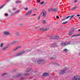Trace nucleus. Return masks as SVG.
Here are the masks:
<instances>
[{
    "label": "nucleus",
    "mask_w": 80,
    "mask_h": 80,
    "mask_svg": "<svg viewBox=\"0 0 80 80\" xmlns=\"http://www.w3.org/2000/svg\"><path fill=\"white\" fill-rule=\"evenodd\" d=\"M68 70V68L67 67H65L64 68V69L61 70L59 72V73L60 75H63L64 73H65L66 70Z\"/></svg>",
    "instance_id": "f257e3e1"
},
{
    "label": "nucleus",
    "mask_w": 80,
    "mask_h": 80,
    "mask_svg": "<svg viewBox=\"0 0 80 80\" xmlns=\"http://www.w3.org/2000/svg\"><path fill=\"white\" fill-rule=\"evenodd\" d=\"M25 51H22L21 52L16 54V57H18L19 56H20V55H23V54H24V53H25Z\"/></svg>",
    "instance_id": "f03ea898"
},
{
    "label": "nucleus",
    "mask_w": 80,
    "mask_h": 80,
    "mask_svg": "<svg viewBox=\"0 0 80 80\" xmlns=\"http://www.w3.org/2000/svg\"><path fill=\"white\" fill-rule=\"evenodd\" d=\"M39 30L41 31V32L47 31L49 30V28H41L39 29Z\"/></svg>",
    "instance_id": "7ed1b4c3"
},
{
    "label": "nucleus",
    "mask_w": 80,
    "mask_h": 80,
    "mask_svg": "<svg viewBox=\"0 0 80 80\" xmlns=\"http://www.w3.org/2000/svg\"><path fill=\"white\" fill-rule=\"evenodd\" d=\"M74 80H80V76H75L73 77Z\"/></svg>",
    "instance_id": "20e7f679"
},
{
    "label": "nucleus",
    "mask_w": 80,
    "mask_h": 80,
    "mask_svg": "<svg viewBox=\"0 0 80 80\" xmlns=\"http://www.w3.org/2000/svg\"><path fill=\"white\" fill-rule=\"evenodd\" d=\"M37 62L38 63V64L41 63H45V61L43 59H40Z\"/></svg>",
    "instance_id": "39448f33"
},
{
    "label": "nucleus",
    "mask_w": 80,
    "mask_h": 80,
    "mask_svg": "<svg viewBox=\"0 0 80 80\" xmlns=\"http://www.w3.org/2000/svg\"><path fill=\"white\" fill-rule=\"evenodd\" d=\"M42 15L43 17H46V15H47V13L46 11H42Z\"/></svg>",
    "instance_id": "423d86ee"
},
{
    "label": "nucleus",
    "mask_w": 80,
    "mask_h": 80,
    "mask_svg": "<svg viewBox=\"0 0 80 80\" xmlns=\"http://www.w3.org/2000/svg\"><path fill=\"white\" fill-rule=\"evenodd\" d=\"M3 34L5 35H10V32L8 31H5L3 32Z\"/></svg>",
    "instance_id": "0eeeda50"
},
{
    "label": "nucleus",
    "mask_w": 80,
    "mask_h": 80,
    "mask_svg": "<svg viewBox=\"0 0 80 80\" xmlns=\"http://www.w3.org/2000/svg\"><path fill=\"white\" fill-rule=\"evenodd\" d=\"M32 10L29 11L26 13V15H30L32 14Z\"/></svg>",
    "instance_id": "6e6552de"
},
{
    "label": "nucleus",
    "mask_w": 80,
    "mask_h": 80,
    "mask_svg": "<svg viewBox=\"0 0 80 80\" xmlns=\"http://www.w3.org/2000/svg\"><path fill=\"white\" fill-rule=\"evenodd\" d=\"M22 75V73H21L19 74H18L15 77L16 78H18L20 77H21Z\"/></svg>",
    "instance_id": "1a4fd4ad"
},
{
    "label": "nucleus",
    "mask_w": 80,
    "mask_h": 80,
    "mask_svg": "<svg viewBox=\"0 0 80 80\" xmlns=\"http://www.w3.org/2000/svg\"><path fill=\"white\" fill-rule=\"evenodd\" d=\"M49 73L47 72H45L43 74V77H46L47 76H48V75H49Z\"/></svg>",
    "instance_id": "9d476101"
},
{
    "label": "nucleus",
    "mask_w": 80,
    "mask_h": 80,
    "mask_svg": "<svg viewBox=\"0 0 80 80\" xmlns=\"http://www.w3.org/2000/svg\"><path fill=\"white\" fill-rule=\"evenodd\" d=\"M21 46H18L15 49H13L12 51V52H14V51H15L17 50H18V49L20 48H21Z\"/></svg>",
    "instance_id": "9b49d317"
},
{
    "label": "nucleus",
    "mask_w": 80,
    "mask_h": 80,
    "mask_svg": "<svg viewBox=\"0 0 80 80\" xmlns=\"http://www.w3.org/2000/svg\"><path fill=\"white\" fill-rule=\"evenodd\" d=\"M73 31H72V30H70L69 32L68 33V35H71L73 34Z\"/></svg>",
    "instance_id": "f8f14e48"
},
{
    "label": "nucleus",
    "mask_w": 80,
    "mask_h": 80,
    "mask_svg": "<svg viewBox=\"0 0 80 80\" xmlns=\"http://www.w3.org/2000/svg\"><path fill=\"white\" fill-rule=\"evenodd\" d=\"M18 41H13L11 42V45H14V44H15V43H18Z\"/></svg>",
    "instance_id": "ddd939ff"
},
{
    "label": "nucleus",
    "mask_w": 80,
    "mask_h": 80,
    "mask_svg": "<svg viewBox=\"0 0 80 80\" xmlns=\"http://www.w3.org/2000/svg\"><path fill=\"white\" fill-rule=\"evenodd\" d=\"M7 48H8V46L2 48V51H5V50H6Z\"/></svg>",
    "instance_id": "4468645a"
},
{
    "label": "nucleus",
    "mask_w": 80,
    "mask_h": 80,
    "mask_svg": "<svg viewBox=\"0 0 80 80\" xmlns=\"http://www.w3.org/2000/svg\"><path fill=\"white\" fill-rule=\"evenodd\" d=\"M49 38L52 40H55V36H51Z\"/></svg>",
    "instance_id": "2eb2a0df"
},
{
    "label": "nucleus",
    "mask_w": 80,
    "mask_h": 80,
    "mask_svg": "<svg viewBox=\"0 0 80 80\" xmlns=\"http://www.w3.org/2000/svg\"><path fill=\"white\" fill-rule=\"evenodd\" d=\"M80 34H76L72 36L71 37V38H73V37H78V36H80Z\"/></svg>",
    "instance_id": "dca6fc26"
},
{
    "label": "nucleus",
    "mask_w": 80,
    "mask_h": 80,
    "mask_svg": "<svg viewBox=\"0 0 80 80\" xmlns=\"http://www.w3.org/2000/svg\"><path fill=\"white\" fill-rule=\"evenodd\" d=\"M16 3L18 4V3H22V1H20L19 0H17L15 2Z\"/></svg>",
    "instance_id": "f3484780"
},
{
    "label": "nucleus",
    "mask_w": 80,
    "mask_h": 80,
    "mask_svg": "<svg viewBox=\"0 0 80 80\" xmlns=\"http://www.w3.org/2000/svg\"><path fill=\"white\" fill-rule=\"evenodd\" d=\"M61 45L62 46H63V47H65V46L67 45L66 43L64 42H62L61 44Z\"/></svg>",
    "instance_id": "a211bd4d"
},
{
    "label": "nucleus",
    "mask_w": 80,
    "mask_h": 80,
    "mask_svg": "<svg viewBox=\"0 0 80 80\" xmlns=\"http://www.w3.org/2000/svg\"><path fill=\"white\" fill-rule=\"evenodd\" d=\"M15 35L16 36H20V33H19V32H18L16 33Z\"/></svg>",
    "instance_id": "6ab92c4d"
},
{
    "label": "nucleus",
    "mask_w": 80,
    "mask_h": 80,
    "mask_svg": "<svg viewBox=\"0 0 80 80\" xmlns=\"http://www.w3.org/2000/svg\"><path fill=\"white\" fill-rule=\"evenodd\" d=\"M53 12H57L58 11V9L57 8H53Z\"/></svg>",
    "instance_id": "aec40b11"
},
{
    "label": "nucleus",
    "mask_w": 80,
    "mask_h": 80,
    "mask_svg": "<svg viewBox=\"0 0 80 80\" xmlns=\"http://www.w3.org/2000/svg\"><path fill=\"white\" fill-rule=\"evenodd\" d=\"M77 8V6H75V7L73 8L72 9H71V10H75L76 8Z\"/></svg>",
    "instance_id": "412c9836"
},
{
    "label": "nucleus",
    "mask_w": 80,
    "mask_h": 80,
    "mask_svg": "<svg viewBox=\"0 0 80 80\" xmlns=\"http://www.w3.org/2000/svg\"><path fill=\"white\" fill-rule=\"evenodd\" d=\"M60 38L59 36H55V40H57V39H58Z\"/></svg>",
    "instance_id": "4be33fe9"
},
{
    "label": "nucleus",
    "mask_w": 80,
    "mask_h": 80,
    "mask_svg": "<svg viewBox=\"0 0 80 80\" xmlns=\"http://www.w3.org/2000/svg\"><path fill=\"white\" fill-rule=\"evenodd\" d=\"M42 23H43V24H45V23H46V20H44L42 21Z\"/></svg>",
    "instance_id": "5701e85b"
},
{
    "label": "nucleus",
    "mask_w": 80,
    "mask_h": 80,
    "mask_svg": "<svg viewBox=\"0 0 80 80\" xmlns=\"http://www.w3.org/2000/svg\"><path fill=\"white\" fill-rule=\"evenodd\" d=\"M56 57L55 56H54L53 58H51L50 59L52 60V59H55L56 58Z\"/></svg>",
    "instance_id": "b1692460"
},
{
    "label": "nucleus",
    "mask_w": 80,
    "mask_h": 80,
    "mask_svg": "<svg viewBox=\"0 0 80 80\" xmlns=\"http://www.w3.org/2000/svg\"><path fill=\"white\" fill-rule=\"evenodd\" d=\"M29 75V73H25L24 74V76H28Z\"/></svg>",
    "instance_id": "393cba45"
},
{
    "label": "nucleus",
    "mask_w": 80,
    "mask_h": 80,
    "mask_svg": "<svg viewBox=\"0 0 80 80\" xmlns=\"http://www.w3.org/2000/svg\"><path fill=\"white\" fill-rule=\"evenodd\" d=\"M31 70V69L30 68H28L27 71H26V72H29Z\"/></svg>",
    "instance_id": "a878e982"
},
{
    "label": "nucleus",
    "mask_w": 80,
    "mask_h": 80,
    "mask_svg": "<svg viewBox=\"0 0 80 80\" xmlns=\"http://www.w3.org/2000/svg\"><path fill=\"white\" fill-rule=\"evenodd\" d=\"M63 51H64V52H65L66 53H67L68 51V50H67V49H65L63 50Z\"/></svg>",
    "instance_id": "bb28decb"
},
{
    "label": "nucleus",
    "mask_w": 80,
    "mask_h": 80,
    "mask_svg": "<svg viewBox=\"0 0 80 80\" xmlns=\"http://www.w3.org/2000/svg\"><path fill=\"white\" fill-rule=\"evenodd\" d=\"M48 12H52V11H53V9L50 8L48 10Z\"/></svg>",
    "instance_id": "cd10ccee"
},
{
    "label": "nucleus",
    "mask_w": 80,
    "mask_h": 80,
    "mask_svg": "<svg viewBox=\"0 0 80 80\" xmlns=\"http://www.w3.org/2000/svg\"><path fill=\"white\" fill-rule=\"evenodd\" d=\"M24 79H25V77H22L19 79L20 80H24Z\"/></svg>",
    "instance_id": "c85d7f7f"
},
{
    "label": "nucleus",
    "mask_w": 80,
    "mask_h": 80,
    "mask_svg": "<svg viewBox=\"0 0 80 80\" xmlns=\"http://www.w3.org/2000/svg\"><path fill=\"white\" fill-rule=\"evenodd\" d=\"M66 45H70V41H69L68 42H66Z\"/></svg>",
    "instance_id": "c756f323"
},
{
    "label": "nucleus",
    "mask_w": 80,
    "mask_h": 80,
    "mask_svg": "<svg viewBox=\"0 0 80 80\" xmlns=\"http://www.w3.org/2000/svg\"><path fill=\"white\" fill-rule=\"evenodd\" d=\"M67 23H68V21L65 22H63L62 23V24L63 25H65V24Z\"/></svg>",
    "instance_id": "7c9ffc66"
},
{
    "label": "nucleus",
    "mask_w": 80,
    "mask_h": 80,
    "mask_svg": "<svg viewBox=\"0 0 80 80\" xmlns=\"http://www.w3.org/2000/svg\"><path fill=\"white\" fill-rule=\"evenodd\" d=\"M3 45V43H1L0 44V47H2Z\"/></svg>",
    "instance_id": "2f4dec72"
},
{
    "label": "nucleus",
    "mask_w": 80,
    "mask_h": 80,
    "mask_svg": "<svg viewBox=\"0 0 80 80\" xmlns=\"http://www.w3.org/2000/svg\"><path fill=\"white\" fill-rule=\"evenodd\" d=\"M5 6V4H3L1 7H0V9H1V8H2L3 7Z\"/></svg>",
    "instance_id": "473e14b6"
},
{
    "label": "nucleus",
    "mask_w": 80,
    "mask_h": 80,
    "mask_svg": "<svg viewBox=\"0 0 80 80\" xmlns=\"http://www.w3.org/2000/svg\"><path fill=\"white\" fill-rule=\"evenodd\" d=\"M54 64H55V65H58V66H60V64H58L57 62H55Z\"/></svg>",
    "instance_id": "72a5a7b5"
},
{
    "label": "nucleus",
    "mask_w": 80,
    "mask_h": 80,
    "mask_svg": "<svg viewBox=\"0 0 80 80\" xmlns=\"http://www.w3.org/2000/svg\"><path fill=\"white\" fill-rule=\"evenodd\" d=\"M57 42H54L52 44V45H57Z\"/></svg>",
    "instance_id": "f704fd0d"
},
{
    "label": "nucleus",
    "mask_w": 80,
    "mask_h": 80,
    "mask_svg": "<svg viewBox=\"0 0 80 80\" xmlns=\"http://www.w3.org/2000/svg\"><path fill=\"white\" fill-rule=\"evenodd\" d=\"M4 15L6 17H8V14L7 13H5L4 14Z\"/></svg>",
    "instance_id": "c9c22d12"
},
{
    "label": "nucleus",
    "mask_w": 80,
    "mask_h": 80,
    "mask_svg": "<svg viewBox=\"0 0 80 80\" xmlns=\"http://www.w3.org/2000/svg\"><path fill=\"white\" fill-rule=\"evenodd\" d=\"M40 17H41V16H40V15H39V16L38 17V20H40Z\"/></svg>",
    "instance_id": "e433bc0d"
},
{
    "label": "nucleus",
    "mask_w": 80,
    "mask_h": 80,
    "mask_svg": "<svg viewBox=\"0 0 80 80\" xmlns=\"http://www.w3.org/2000/svg\"><path fill=\"white\" fill-rule=\"evenodd\" d=\"M28 7H26L24 8V10H28Z\"/></svg>",
    "instance_id": "4c0bfd02"
},
{
    "label": "nucleus",
    "mask_w": 80,
    "mask_h": 80,
    "mask_svg": "<svg viewBox=\"0 0 80 80\" xmlns=\"http://www.w3.org/2000/svg\"><path fill=\"white\" fill-rule=\"evenodd\" d=\"M75 28H72L71 29V30H72L73 32V31H75Z\"/></svg>",
    "instance_id": "58836bf2"
},
{
    "label": "nucleus",
    "mask_w": 80,
    "mask_h": 80,
    "mask_svg": "<svg viewBox=\"0 0 80 80\" xmlns=\"http://www.w3.org/2000/svg\"><path fill=\"white\" fill-rule=\"evenodd\" d=\"M6 75V73H4L2 74L1 75L2 76H4V75Z\"/></svg>",
    "instance_id": "ea45409f"
},
{
    "label": "nucleus",
    "mask_w": 80,
    "mask_h": 80,
    "mask_svg": "<svg viewBox=\"0 0 80 80\" xmlns=\"http://www.w3.org/2000/svg\"><path fill=\"white\" fill-rule=\"evenodd\" d=\"M70 17H71V16H68V17H67L66 18V19H68V18H70Z\"/></svg>",
    "instance_id": "a19ab883"
},
{
    "label": "nucleus",
    "mask_w": 80,
    "mask_h": 80,
    "mask_svg": "<svg viewBox=\"0 0 80 80\" xmlns=\"http://www.w3.org/2000/svg\"><path fill=\"white\" fill-rule=\"evenodd\" d=\"M55 45L53 46V44H52V46H51V47L55 48Z\"/></svg>",
    "instance_id": "79ce46f5"
},
{
    "label": "nucleus",
    "mask_w": 80,
    "mask_h": 80,
    "mask_svg": "<svg viewBox=\"0 0 80 80\" xmlns=\"http://www.w3.org/2000/svg\"><path fill=\"white\" fill-rule=\"evenodd\" d=\"M19 12V10H17V11H16L15 12V13H18V12Z\"/></svg>",
    "instance_id": "37998d69"
},
{
    "label": "nucleus",
    "mask_w": 80,
    "mask_h": 80,
    "mask_svg": "<svg viewBox=\"0 0 80 80\" xmlns=\"http://www.w3.org/2000/svg\"><path fill=\"white\" fill-rule=\"evenodd\" d=\"M56 18L57 19H59V16H56Z\"/></svg>",
    "instance_id": "c03bdc74"
},
{
    "label": "nucleus",
    "mask_w": 80,
    "mask_h": 80,
    "mask_svg": "<svg viewBox=\"0 0 80 80\" xmlns=\"http://www.w3.org/2000/svg\"><path fill=\"white\" fill-rule=\"evenodd\" d=\"M37 1H38V3H40V0H37Z\"/></svg>",
    "instance_id": "a18cd8bd"
},
{
    "label": "nucleus",
    "mask_w": 80,
    "mask_h": 80,
    "mask_svg": "<svg viewBox=\"0 0 80 80\" xmlns=\"http://www.w3.org/2000/svg\"><path fill=\"white\" fill-rule=\"evenodd\" d=\"M19 25H20V26H23L24 25L22 24H20Z\"/></svg>",
    "instance_id": "49530a36"
},
{
    "label": "nucleus",
    "mask_w": 80,
    "mask_h": 80,
    "mask_svg": "<svg viewBox=\"0 0 80 80\" xmlns=\"http://www.w3.org/2000/svg\"><path fill=\"white\" fill-rule=\"evenodd\" d=\"M73 17H74V16L72 15V16H71V18H73Z\"/></svg>",
    "instance_id": "de8ad7c7"
},
{
    "label": "nucleus",
    "mask_w": 80,
    "mask_h": 80,
    "mask_svg": "<svg viewBox=\"0 0 80 80\" xmlns=\"http://www.w3.org/2000/svg\"><path fill=\"white\" fill-rule=\"evenodd\" d=\"M42 14H43V11L42 12H41L40 14L39 15H40V16H41V15H42Z\"/></svg>",
    "instance_id": "09e8293b"
},
{
    "label": "nucleus",
    "mask_w": 80,
    "mask_h": 80,
    "mask_svg": "<svg viewBox=\"0 0 80 80\" xmlns=\"http://www.w3.org/2000/svg\"><path fill=\"white\" fill-rule=\"evenodd\" d=\"M44 3V2H42L41 3V5H43V4Z\"/></svg>",
    "instance_id": "8fccbe9b"
},
{
    "label": "nucleus",
    "mask_w": 80,
    "mask_h": 80,
    "mask_svg": "<svg viewBox=\"0 0 80 80\" xmlns=\"http://www.w3.org/2000/svg\"><path fill=\"white\" fill-rule=\"evenodd\" d=\"M14 14H15V13H12L11 14V15H12V16H13Z\"/></svg>",
    "instance_id": "3c124183"
},
{
    "label": "nucleus",
    "mask_w": 80,
    "mask_h": 80,
    "mask_svg": "<svg viewBox=\"0 0 80 80\" xmlns=\"http://www.w3.org/2000/svg\"><path fill=\"white\" fill-rule=\"evenodd\" d=\"M77 2V0H74V2L75 3H76Z\"/></svg>",
    "instance_id": "603ef678"
},
{
    "label": "nucleus",
    "mask_w": 80,
    "mask_h": 80,
    "mask_svg": "<svg viewBox=\"0 0 80 80\" xmlns=\"http://www.w3.org/2000/svg\"><path fill=\"white\" fill-rule=\"evenodd\" d=\"M15 10V8H13L12 9V10Z\"/></svg>",
    "instance_id": "864d4df0"
},
{
    "label": "nucleus",
    "mask_w": 80,
    "mask_h": 80,
    "mask_svg": "<svg viewBox=\"0 0 80 80\" xmlns=\"http://www.w3.org/2000/svg\"><path fill=\"white\" fill-rule=\"evenodd\" d=\"M77 17H80V14H78L77 15Z\"/></svg>",
    "instance_id": "5fc2aeb1"
},
{
    "label": "nucleus",
    "mask_w": 80,
    "mask_h": 80,
    "mask_svg": "<svg viewBox=\"0 0 80 80\" xmlns=\"http://www.w3.org/2000/svg\"><path fill=\"white\" fill-rule=\"evenodd\" d=\"M66 19H66V18H65V19H63L62 21H64L65 20H66Z\"/></svg>",
    "instance_id": "6e6d98bb"
},
{
    "label": "nucleus",
    "mask_w": 80,
    "mask_h": 80,
    "mask_svg": "<svg viewBox=\"0 0 80 80\" xmlns=\"http://www.w3.org/2000/svg\"><path fill=\"white\" fill-rule=\"evenodd\" d=\"M66 17H67L66 16H63V18H66Z\"/></svg>",
    "instance_id": "4d7b16f0"
},
{
    "label": "nucleus",
    "mask_w": 80,
    "mask_h": 80,
    "mask_svg": "<svg viewBox=\"0 0 80 80\" xmlns=\"http://www.w3.org/2000/svg\"><path fill=\"white\" fill-rule=\"evenodd\" d=\"M35 15H36V14H33L32 15V16H35Z\"/></svg>",
    "instance_id": "13d9d810"
},
{
    "label": "nucleus",
    "mask_w": 80,
    "mask_h": 80,
    "mask_svg": "<svg viewBox=\"0 0 80 80\" xmlns=\"http://www.w3.org/2000/svg\"><path fill=\"white\" fill-rule=\"evenodd\" d=\"M8 12L10 13V12H11V11H10V10H9Z\"/></svg>",
    "instance_id": "bf43d9fd"
},
{
    "label": "nucleus",
    "mask_w": 80,
    "mask_h": 80,
    "mask_svg": "<svg viewBox=\"0 0 80 80\" xmlns=\"http://www.w3.org/2000/svg\"><path fill=\"white\" fill-rule=\"evenodd\" d=\"M38 28V27H36L35 28L36 29V28Z\"/></svg>",
    "instance_id": "052dcab7"
},
{
    "label": "nucleus",
    "mask_w": 80,
    "mask_h": 80,
    "mask_svg": "<svg viewBox=\"0 0 80 80\" xmlns=\"http://www.w3.org/2000/svg\"><path fill=\"white\" fill-rule=\"evenodd\" d=\"M79 55L80 56V52L79 53Z\"/></svg>",
    "instance_id": "680f3d73"
},
{
    "label": "nucleus",
    "mask_w": 80,
    "mask_h": 80,
    "mask_svg": "<svg viewBox=\"0 0 80 80\" xmlns=\"http://www.w3.org/2000/svg\"><path fill=\"white\" fill-rule=\"evenodd\" d=\"M78 32H80V29L78 30Z\"/></svg>",
    "instance_id": "e2e57ef3"
},
{
    "label": "nucleus",
    "mask_w": 80,
    "mask_h": 80,
    "mask_svg": "<svg viewBox=\"0 0 80 80\" xmlns=\"http://www.w3.org/2000/svg\"><path fill=\"white\" fill-rule=\"evenodd\" d=\"M80 17L79 18H78V19L79 20H80Z\"/></svg>",
    "instance_id": "0e129e2a"
},
{
    "label": "nucleus",
    "mask_w": 80,
    "mask_h": 80,
    "mask_svg": "<svg viewBox=\"0 0 80 80\" xmlns=\"http://www.w3.org/2000/svg\"><path fill=\"white\" fill-rule=\"evenodd\" d=\"M71 19H72L71 18H69V20H71Z\"/></svg>",
    "instance_id": "69168bd1"
},
{
    "label": "nucleus",
    "mask_w": 80,
    "mask_h": 80,
    "mask_svg": "<svg viewBox=\"0 0 80 80\" xmlns=\"http://www.w3.org/2000/svg\"><path fill=\"white\" fill-rule=\"evenodd\" d=\"M1 21H2V20L0 19V22H1Z\"/></svg>",
    "instance_id": "338daca9"
},
{
    "label": "nucleus",
    "mask_w": 80,
    "mask_h": 80,
    "mask_svg": "<svg viewBox=\"0 0 80 80\" xmlns=\"http://www.w3.org/2000/svg\"><path fill=\"white\" fill-rule=\"evenodd\" d=\"M47 2H46L45 3H44V4L45 3H46Z\"/></svg>",
    "instance_id": "774afa93"
}]
</instances>
